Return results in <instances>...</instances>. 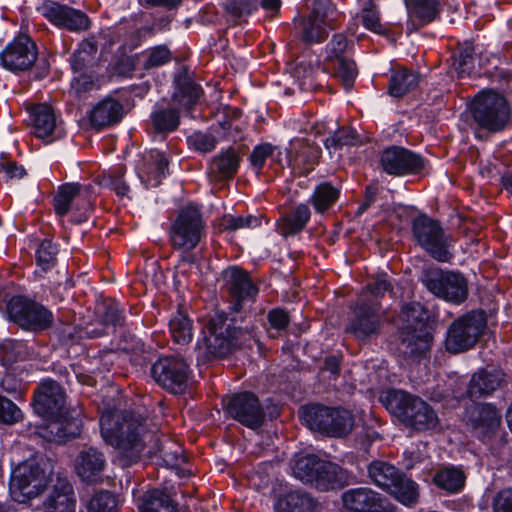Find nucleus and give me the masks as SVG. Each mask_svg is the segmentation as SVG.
<instances>
[{
	"label": "nucleus",
	"mask_w": 512,
	"mask_h": 512,
	"mask_svg": "<svg viewBox=\"0 0 512 512\" xmlns=\"http://www.w3.org/2000/svg\"><path fill=\"white\" fill-rule=\"evenodd\" d=\"M204 234V222L196 205L184 206L170 228V241L174 248L189 252L200 242Z\"/></svg>",
	"instance_id": "0eeeda50"
},
{
	"label": "nucleus",
	"mask_w": 512,
	"mask_h": 512,
	"mask_svg": "<svg viewBox=\"0 0 512 512\" xmlns=\"http://www.w3.org/2000/svg\"><path fill=\"white\" fill-rule=\"evenodd\" d=\"M354 426L352 414L345 409L329 408L327 429L324 434L331 437H343L347 435Z\"/></svg>",
	"instance_id": "c9c22d12"
},
{
	"label": "nucleus",
	"mask_w": 512,
	"mask_h": 512,
	"mask_svg": "<svg viewBox=\"0 0 512 512\" xmlns=\"http://www.w3.org/2000/svg\"><path fill=\"white\" fill-rule=\"evenodd\" d=\"M154 380L172 393H181L185 390L189 377V367L181 359L163 357L157 360L151 368Z\"/></svg>",
	"instance_id": "2eb2a0df"
},
{
	"label": "nucleus",
	"mask_w": 512,
	"mask_h": 512,
	"mask_svg": "<svg viewBox=\"0 0 512 512\" xmlns=\"http://www.w3.org/2000/svg\"><path fill=\"white\" fill-rule=\"evenodd\" d=\"M25 175L23 166L10 160L6 155L0 156V182H8L12 179H20Z\"/></svg>",
	"instance_id": "6e6d98bb"
},
{
	"label": "nucleus",
	"mask_w": 512,
	"mask_h": 512,
	"mask_svg": "<svg viewBox=\"0 0 512 512\" xmlns=\"http://www.w3.org/2000/svg\"><path fill=\"white\" fill-rule=\"evenodd\" d=\"M382 401L387 410L405 427L415 430L416 406L412 395L403 390L391 389L384 393Z\"/></svg>",
	"instance_id": "aec40b11"
},
{
	"label": "nucleus",
	"mask_w": 512,
	"mask_h": 512,
	"mask_svg": "<svg viewBox=\"0 0 512 512\" xmlns=\"http://www.w3.org/2000/svg\"><path fill=\"white\" fill-rule=\"evenodd\" d=\"M169 329L175 343L188 344L193 338L192 322L182 311H178L169 321Z\"/></svg>",
	"instance_id": "a19ab883"
},
{
	"label": "nucleus",
	"mask_w": 512,
	"mask_h": 512,
	"mask_svg": "<svg viewBox=\"0 0 512 512\" xmlns=\"http://www.w3.org/2000/svg\"><path fill=\"white\" fill-rule=\"evenodd\" d=\"M468 423L479 438L495 434L501 423V415L495 406L480 403L468 413Z\"/></svg>",
	"instance_id": "5701e85b"
},
{
	"label": "nucleus",
	"mask_w": 512,
	"mask_h": 512,
	"mask_svg": "<svg viewBox=\"0 0 512 512\" xmlns=\"http://www.w3.org/2000/svg\"><path fill=\"white\" fill-rule=\"evenodd\" d=\"M503 373L492 369H481L473 374L467 393L470 398H478L492 394L503 382Z\"/></svg>",
	"instance_id": "cd10ccee"
},
{
	"label": "nucleus",
	"mask_w": 512,
	"mask_h": 512,
	"mask_svg": "<svg viewBox=\"0 0 512 512\" xmlns=\"http://www.w3.org/2000/svg\"><path fill=\"white\" fill-rule=\"evenodd\" d=\"M35 412L50 420L48 429L53 440L64 441L80 433V420L65 409V393L53 380L42 381L34 394Z\"/></svg>",
	"instance_id": "f03ea898"
},
{
	"label": "nucleus",
	"mask_w": 512,
	"mask_h": 512,
	"mask_svg": "<svg viewBox=\"0 0 512 512\" xmlns=\"http://www.w3.org/2000/svg\"><path fill=\"white\" fill-rule=\"evenodd\" d=\"M493 512H512V488L500 490L492 502Z\"/></svg>",
	"instance_id": "680f3d73"
},
{
	"label": "nucleus",
	"mask_w": 512,
	"mask_h": 512,
	"mask_svg": "<svg viewBox=\"0 0 512 512\" xmlns=\"http://www.w3.org/2000/svg\"><path fill=\"white\" fill-rule=\"evenodd\" d=\"M348 47L347 39L342 34H336L326 47V59L331 64L334 74L339 78L345 89L350 90L357 76L354 61L344 56Z\"/></svg>",
	"instance_id": "a211bd4d"
},
{
	"label": "nucleus",
	"mask_w": 512,
	"mask_h": 512,
	"mask_svg": "<svg viewBox=\"0 0 512 512\" xmlns=\"http://www.w3.org/2000/svg\"><path fill=\"white\" fill-rule=\"evenodd\" d=\"M313 506L312 499L297 491L280 496L275 503L276 512H309Z\"/></svg>",
	"instance_id": "4c0bfd02"
},
{
	"label": "nucleus",
	"mask_w": 512,
	"mask_h": 512,
	"mask_svg": "<svg viewBox=\"0 0 512 512\" xmlns=\"http://www.w3.org/2000/svg\"><path fill=\"white\" fill-rule=\"evenodd\" d=\"M359 142L356 131L349 127L340 128L325 140V147L331 152L343 146H353Z\"/></svg>",
	"instance_id": "09e8293b"
},
{
	"label": "nucleus",
	"mask_w": 512,
	"mask_h": 512,
	"mask_svg": "<svg viewBox=\"0 0 512 512\" xmlns=\"http://www.w3.org/2000/svg\"><path fill=\"white\" fill-rule=\"evenodd\" d=\"M239 166V157L233 149H228L215 157L211 163V170L217 173L220 179L232 177Z\"/></svg>",
	"instance_id": "79ce46f5"
},
{
	"label": "nucleus",
	"mask_w": 512,
	"mask_h": 512,
	"mask_svg": "<svg viewBox=\"0 0 512 512\" xmlns=\"http://www.w3.org/2000/svg\"><path fill=\"white\" fill-rule=\"evenodd\" d=\"M418 242L438 262H450L453 258L451 245L443 229L423 214H418Z\"/></svg>",
	"instance_id": "f8f14e48"
},
{
	"label": "nucleus",
	"mask_w": 512,
	"mask_h": 512,
	"mask_svg": "<svg viewBox=\"0 0 512 512\" xmlns=\"http://www.w3.org/2000/svg\"><path fill=\"white\" fill-rule=\"evenodd\" d=\"M310 217L311 212L308 205L301 203L289 215L278 221L279 232L285 237L295 235L305 228Z\"/></svg>",
	"instance_id": "72a5a7b5"
},
{
	"label": "nucleus",
	"mask_w": 512,
	"mask_h": 512,
	"mask_svg": "<svg viewBox=\"0 0 512 512\" xmlns=\"http://www.w3.org/2000/svg\"><path fill=\"white\" fill-rule=\"evenodd\" d=\"M225 288L231 298L233 311H240L247 303L254 301L258 288L248 273L238 267H229L223 272Z\"/></svg>",
	"instance_id": "dca6fc26"
},
{
	"label": "nucleus",
	"mask_w": 512,
	"mask_h": 512,
	"mask_svg": "<svg viewBox=\"0 0 512 512\" xmlns=\"http://www.w3.org/2000/svg\"><path fill=\"white\" fill-rule=\"evenodd\" d=\"M123 117V106L116 100L106 98L97 103L90 112L92 126L102 128L118 123Z\"/></svg>",
	"instance_id": "2f4dec72"
},
{
	"label": "nucleus",
	"mask_w": 512,
	"mask_h": 512,
	"mask_svg": "<svg viewBox=\"0 0 512 512\" xmlns=\"http://www.w3.org/2000/svg\"><path fill=\"white\" fill-rule=\"evenodd\" d=\"M299 415L302 423L312 431L320 433L327 429V419L329 417V407L319 404H312L301 407Z\"/></svg>",
	"instance_id": "e433bc0d"
},
{
	"label": "nucleus",
	"mask_w": 512,
	"mask_h": 512,
	"mask_svg": "<svg viewBox=\"0 0 512 512\" xmlns=\"http://www.w3.org/2000/svg\"><path fill=\"white\" fill-rule=\"evenodd\" d=\"M339 17L330 0H315L309 17L302 22V39L307 43L323 41Z\"/></svg>",
	"instance_id": "9b49d317"
},
{
	"label": "nucleus",
	"mask_w": 512,
	"mask_h": 512,
	"mask_svg": "<svg viewBox=\"0 0 512 512\" xmlns=\"http://www.w3.org/2000/svg\"><path fill=\"white\" fill-rule=\"evenodd\" d=\"M226 412L234 420L250 428H259L265 417L264 410L257 396L251 392H241L228 397Z\"/></svg>",
	"instance_id": "ddd939ff"
},
{
	"label": "nucleus",
	"mask_w": 512,
	"mask_h": 512,
	"mask_svg": "<svg viewBox=\"0 0 512 512\" xmlns=\"http://www.w3.org/2000/svg\"><path fill=\"white\" fill-rule=\"evenodd\" d=\"M486 327V318L482 312H472L455 320L446 337V348L460 353L472 348Z\"/></svg>",
	"instance_id": "1a4fd4ad"
},
{
	"label": "nucleus",
	"mask_w": 512,
	"mask_h": 512,
	"mask_svg": "<svg viewBox=\"0 0 512 512\" xmlns=\"http://www.w3.org/2000/svg\"><path fill=\"white\" fill-rule=\"evenodd\" d=\"M37 58L36 46L27 35H19L0 52L1 65L10 71L29 69Z\"/></svg>",
	"instance_id": "f3484780"
},
{
	"label": "nucleus",
	"mask_w": 512,
	"mask_h": 512,
	"mask_svg": "<svg viewBox=\"0 0 512 512\" xmlns=\"http://www.w3.org/2000/svg\"><path fill=\"white\" fill-rule=\"evenodd\" d=\"M93 51H95V47L85 43L80 50L71 56V68L75 74L71 85L77 92H86L95 85L94 76L85 72V68L90 62V53Z\"/></svg>",
	"instance_id": "bb28decb"
},
{
	"label": "nucleus",
	"mask_w": 512,
	"mask_h": 512,
	"mask_svg": "<svg viewBox=\"0 0 512 512\" xmlns=\"http://www.w3.org/2000/svg\"><path fill=\"white\" fill-rule=\"evenodd\" d=\"M58 254L57 246L50 240H43L36 249L35 259L38 270L36 273H45L54 267L56 256Z\"/></svg>",
	"instance_id": "49530a36"
},
{
	"label": "nucleus",
	"mask_w": 512,
	"mask_h": 512,
	"mask_svg": "<svg viewBox=\"0 0 512 512\" xmlns=\"http://www.w3.org/2000/svg\"><path fill=\"white\" fill-rule=\"evenodd\" d=\"M320 459L315 455H297L291 463L292 473L295 478L309 483L315 480Z\"/></svg>",
	"instance_id": "ea45409f"
},
{
	"label": "nucleus",
	"mask_w": 512,
	"mask_h": 512,
	"mask_svg": "<svg viewBox=\"0 0 512 512\" xmlns=\"http://www.w3.org/2000/svg\"><path fill=\"white\" fill-rule=\"evenodd\" d=\"M416 162L415 155L410 151L400 148L392 147L386 149L381 156V164L383 169L394 175L406 174L412 169Z\"/></svg>",
	"instance_id": "c756f323"
},
{
	"label": "nucleus",
	"mask_w": 512,
	"mask_h": 512,
	"mask_svg": "<svg viewBox=\"0 0 512 512\" xmlns=\"http://www.w3.org/2000/svg\"><path fill=\"white\" fill-rule=\"evenodd\" d=\"M441 11L439 0H418V26L434 21Z\"/></svg>",
	"instance_id": "3c124183"
},
{
	"label": "nucleus",
	"mask_w": 512,
	"mask_h": 512,
	"mask_svg": "<svg viewBox=\"0 0 512 512\" xmlns=\"http://www.w3.org/2000/svg\"><path fill=\"white\" fill-rule=\"evenodd\" d=\"M148 454H157L160 453L163 460L172 466H178L183 461L184 458L179 454L178 450L171 451L165 446L156 445L155 447L149 448L147 451Z\"/></svg>",
	"instance_id": "0e129e2a"
},
{
	"label": "nucleus",
	"mask_w": 512,
	"mask_h": 512,
	"mask_svg": "<svg viewBox=\"0 0 512 512\" xmlns=\"http://www.w3.org/2000/svg\"><path fill=\"white\" fill-rule=\"evenodd\" d=\"M471 112L479 128L493 133L502 130L510 118V108L506 99L494 91L478 94Z\"/></svg>",
	"instance_id": "423d86ee"
},
{
	"label": "nucleus",
	"mask_w": 512,
	"mask_h": 512,
	"mask_svg": "<svg viewBox=\"0 0 512 512\" xmlns=\"http://www.w3.org/2000/svg\"><path fill=\"white\" fill-rule=\"evenodd\" d=\"M416 85V74L400 69L392 73L388 85V93L392 97H401Z\"/></svg>",
	"instance_id": "c03bdc74"
},
{
	"label": "nucleus",
	"mask_w": 512,
	"mask_h": 512,
	"mask_svg": "<svg viewBox=\"0 0 512 512\" xmlns=\"http://www.w3.org/2000/svg\"><path fill=\"white\" fill-rule=\"evenodd\" d=\"M202 342H197L198 360L224 357L244 343L247 332L228 322L223 313H216L204 329Z\"/></svg>",
	"instance_id": "7ed1b4c3"
},
{
	"label": "nucleus",
	"mask_w": 512,
	"mask_h": 512,
	"mask_svg": "<svg viewBox=\"0 0 512 512\" xmlns=\"http://www.w3.org/2000/svg\"><path fill=\"white\" fill-rule=\"evenodd\" d=\"M368 474L375 485L387 491L403 505L412 506L416 502L414 482L395 466L383 461H374L368 467Z\"/></svg>",
	"instance_id": "39448f33"
},
{
	"label": "nucleus",
	"mask_w": 512,
	"mask_h": 512,
	"mask_svg": "<svg viewBox=\"0 0 512 512\" xmlns=\"http://www.w3.org/2000/svg\"><path fill=\"white\" fill-rule=\"evenodd\" d=\"M360 18L363 26L377 34L384 33V28L380 23L379 11L373 3H369L361 10Z\"/></svg>",
	"instance_id": "603ef678"
},
{
	"label": "nucleus",
	"mask_w": 512,
	"mask_h": 512,
	"mask_svg": "<svg viewBox=\"0 0 512 512\" xmlns=\"http://www.w3.org/2000/svg\"><path fill=\"white\" fill-rule=\"evenodd\" d=\"M339 190L330 183L318 185L310 197V201L318 213L328 210L338 199Z\"/></svg>",
	"instance_id": "37998d69"
},
{
	"label": "nucleus",
	"mask_w": 512,
	"mask_h": 512,
	"mask_svg": "<svg viewBox=\"0 0 512 512\" xmlns=\"http://www.w3.org/2000/svg\"><path fill=\"white\" fill-rule=\"evenodd\" d=\"M167 171L168 160L165 155L158 150H151L139 171V177L146 187H155L166 177Z\"/></svg>",
	"instance_id": "c85d7f7f"
},
{
	"label": "nucleus",
	"mask_w": 512,
	"mask_h": 512,
	"mask_svg": "<svg viewBox=\"0 0 512 512\" xmlns=\"http://www.w3.org/2000/svg\"><path fill=\"white\" fill-rule=\"evenodd\" d=\"M188 145L201 153H208L215 149L217 140L208 133L194 132L187 138Z\"/></svg>",
	"instance_id": "5fc2aeb1"
},
{
	"label": "nucleus",
	"mask_w": 512,
	"mask_h": 512,
	"mask_svg": "<svg viewBox=\"0 0 512 512\" xmlns=\"http://www.w3.org/2000/svg\"><path fill=\"white\" fill-rule=\"evenodd\" d=\"M151 120L156 132L169 133L178 127L180 116L176 109H159L151 114Z\"/></svg>",
	"instance_id": "a18cd8bd"
},
{
	"label": "nucleus",
	"mask_w": 512,
	"mask_h": 512,
	"mask_svg": "<svg viewBox=\"0 0 512 512\" xmlns=\"http://www.w3.org/2000/svg\"><path fill=\"white\" fill-rule=\"evenodd\" d=\"M344 507L351 512H386L387 501L368 487L352 488L342 494Z\"/></svg>",
	"instance_id": "6ab92c4d"
},
{
	"label": "nucleus",
	"mask_w": 512,
	"mask_h": 512,
	"mask_svg": "<svg viewBox=\"0 0 512 512\" xmlns=\"http://www.w3.org/2000/svg\"><path fill=\"white\" fill-rule=\"evenodd\" d=\"M421 282L435 296L453 303L463 302L468 294L467 282L455 272L433 267L423 271Z\"/></svg>",
	"instance_id": "6e6552de"
},
{
	"label": "nucleus",
	"mask_w": 512,
	"mask_h": 512,
	"mask_svg": "<svg viewBox=\"0 0 512 512\" xmlns=\"http://www.w3.org/2000/svg\"><path fill=\"white\" fill-rule=\"evenodd\" d=\"M81 512H117V500L112 493L100 491L87 501Z\"/></svg>",
	"instance_id": "de8ad7c7"
},
{
	"label": "nucleus",
	"mask_w": 512,
	"mask_h": 512,
	"mask_svg": "<svg viewBox=\"0 0 512 512\" xmlns=\"http://www.w3.org/2000/svg\"><path fill=\"white\" fill-rule=\"evenodd\" d=\"M30 116L34 134L37 138L46 143H51L63 136L64 130L58 124L57 117L50 106L46 104L37 105L32 109Z\"/></svg>",
	"instance_id": "4be33fe9"
},
{
	"label": "nucleus",
	"mask_w": 512,
	"mask_h": 512,
	"mask_svg": "<svg viewBox=\"0 0 512 512\" xmlns=\"http://www.w3.org/2000/svg\"><path fill=\"white\" fill-rule=\"evenodd\" d=\"M7 313L13 322L27 330H43L53 322V315L48 309L21 296L10 299Z\"/></svg>",
	"instance_id": "9d476101"
},
{
	"label": "nucleus",
	"mask_w": 512,
	"mask_h": 512,
	"mask_svg": "<svg viewBox=\"0 0 512 512\" xmlns=\"http://www.w3.org/2000/svg\"><path fill=\"white\" fill-rule=\"evenodd\" d=\"M46 508L49 512H75L76 497L67 477L58 475L48 495Z\"/></svg>",
	"instance_id": "a878e982"
},
{
	"label": "nucleus",
	"mask_w": 512,
	"mask_h": 512,
	"mask_svg": "<svg viewBox=\"0 0 512 512\" xmlns=\"http://www.w3.org/2000/svg\"><path fill=\"white\" fill-rule=\"evenodd\" d=\"M259 0H228L226 10L235 18H244L257 10Z\"/></svg>",
	"instance_id": "864d4df0"
},
{
	"label": "nucleus",
	"mask_w": 512,
	"mask_h": 512,
	"mask_svg": "<svg viewBox=\"0 0 512 512\" xmlns=\"http://www.w3.org/2000/svg\"><path fill=\"white\" fill-rule=\"evenodd\" d=\"M347 471L337 464L320 459L312 485L321 490L343 486L347 483Z\"/></svg>",
	"instance_id": "7c9ffc66"
},
{
	"label": "nucleus",
	"mask_w": 512,
	"mask_h": 512,
	"mask_svg": "<svg viewBox=\"0 0 512 512\" xmlns=\"http://www.w3.org/2000/svg\"><path fill=\"white\" fill-rule=\"evenodd\" d=\"M22 419V411L11 400L0 395V423L12 425Z\"/></svg>",
	"instance_id": "13d9d810"
},
{
	"label": "nucleus",
	"mask_w": 512,
	"mask_h": 512,
	"mask_svg": "<svg viewBox=\"0 0 512 512\" xmlns=\"http://www.w3.org/2000/svg\"><path fill=\"white\" fill-rule=\"evenodd\" d=\"M466 475L464 471L455 466H447L438 470L433 476V483L448 494H457L465 486Z\"/></svg>",
	"instance_id": "473e14b6"
},
{
	"label": "nucleus",
	"mask_w": 512,
	"mask_h": 512,
	"mask_svg": "<svg viewBox=\"0 0 512 512\" xmlns=\"http://www.w3.org/2000/svg\"><path fill=\"white\" fill-rule=\"evenodd\" d=\"M104 454L95 448L81 450L75 459V471L84 482H97L106 467Z\"/></svg>",
	"instance_id": "b1692460"
},
{
	"label": "nucleus",
	"mask_w": 512,
	"mask_h": 512,
	"mask_svg": "<svg viewBox=\"0 0 512 512\" xmlns=\"http://www.w3.org/2000/svg\"><path fill=\"white\" fill-rule=\"evenodd\" d=\"M455 64L461 73H469L474 67V59L471 47H466L456 55Z\"/></svg>",
	"instance_id": "774afa93"
},
{
	"label": "nucleus",
	"mask_w": 512,
	"mask_h": 512,
	"mask_svg": "<svg viewBox=\"0 0 512 512\" xmlns=\"http://www.w3.org/2000/svg\"><path fill=\"white\" fill-rule=\"evenodd\" d=\"M436 314L427 308L418 309V354L430 349L436 329Z\"/></svg>",
	"instance_id": "f704fd0d"
},
{
	"label": "nucleus",
	"mask_w": 512,
	"mask_h": 512,
	"mask_svg": "<svg viewBox=\"0 0 512 512\" xmlns=\"http://www.w3.org/2000/svg\"><path fill=\"white\" fill-rule=\"evenodd\" d=\"M273 150V146L268 143L257 145L250 155L252 165L261 169L264 166L266 159L272 155Z\"/></svg>",
	"instance_id": "69168bd1"
},
{
	"label": "nucleus",
	"mask_w": 512,
	"mask_h": 512,
	"mask_svg": "<svg viewBox=\"0 0 512 512\" xmlns=\"http://www.w3.org/2000/svg\"><path fill=\"white\" fill-rule=\"evenodd\" d=\"M51 465L45 461L28 459L11 471L9 492L12 499L24 503L37 497L47 486Z\"/></svg>",
	"instance_id": "20e7f679"
},
{
	"label": "nucleus",
	"mask_w": 512,
	"mask_h": 512,
	"mask_svg": "<svg viewBox=\"0 0 512 512\" xmlns=\"http://www.w3.org/2000/svg\"><path fill=\"white\" fill-rule=\"evenodd\" d=\"M68 6L53 1H44L38 8V12L54 25L61 27L64 16L67 15Z\"/></svg>",
	"instance_id": "8fccbe9b"
},
{
	"label": "nucleus",
	"mask_w": 512,
	"mask_h": 512,
	"mask_svg": "<svg viewBox=\"0 0 512 512\" xmlns=\"http://www.w3.org/2000/svg\"><path fill=\"white\" fill-rule=\"evenodd\" d=\"M100 429L103 439L116 448L123 466L136 463L147 443L155 438L152 432L146 430L142 418L132 413L102 414Z\"/></svg>",
	"instance_id": "f257e3e1"
},
{
	"label": "nucleus",
	"mask_w": 512,
	"mask_h": 512,
	"mask_svg": "<svg viewBox=\"0 0 512 512\" xmlns=\"http://www.w3.org/2000/svg\"><path fill=\"white\" fill-rule=\"evenodd\" d=\"M418 431L432 430L438 424V417L425 402L418 401Z\"/></svg>",
	"instance_id": "bf43d9fd"
},
{
	"label": "nucleus",
	"mask_w": 512,
	"mask_h": 512,
	"mask_svg": "<svg viewBox=\"0 0 512 512\" xmlns=\"http://www.w3.org/2000/svg\"><path fill=\"white\" fill-rule=\"evenodd\" d=\"M378 308L367 303L357 304L354 313L355 317L347 327V331L360 340L367 339L376 334L380 327V320L377 315Z\"/></svg>",
	"instance_id": "393cba45"
},
{
	"label": "nucleus",
	"mask_w": 512,
	"mask_h": 512,
	"mask_svg": "<svg viewBox=\"0 0 512 512\" xmlns=\"http://www.w3.org/2000/svg\"><path fill=\"white\" fill-rule=\"evenodd\" d=\"M67 15L64 16L62 28L69 29L71 31H82L88 28L89 20L88 17L79 10L67 7Z\"/></svg>",
	"instance_id": "4d7b16f0"
},
{
	"label": "nucleus",
	"mask_w": 512,
	"mask_h": 512,
	"mask_svg": "<svg viewBox=\"0 0 512 512\" xmlns=\"http://www.w3.org/2000/svg\"><path fill=\"white\" fill-rule=\"evenodd\" d=\"M82 189L79 183H67L59 187L54 197V209L58 216L71 212L73 222L82 223L87 220L91 203L82 197Z\"/></svg>",
	"instance_id": "4468645a"
},
{
	"label": "nucleus",
	"mask_w": 512,
	"mask_h": 512,
	"mask_svg": "<svg viewBox=\"0 0 512 512\" xmlns=\"http://www.w3.org/2000/svg\"><path fill=\"white\" fill-rule=\"evenodd\" d=\"M391 289V284L387 279V276L378 277L373 284L367 286V290L370 293L372 299L367 302L369 306H375L379 308L378 298L382 296L386 291Z\"/></svg>",
	"instance_id": "052dcab7"
},
{
	"label": "nucleus",
	"mask_w": 512,
	"mask_h": 512,
	"mask_svg": "<svg viewBox=\"0 0 512 512\" xmlns=\"http://www.w3.org/2000/svg\"><path fill=\"white\" fill-rule=\"evenodd\" d=\"M140 512H177V505L160 490L149 491L139 505Z\"/></svg>",
	"instance_id": "58836bf2"
},
{
	"label": "nucleus",
	"mask_w": 512,
	"mask_h": 512,
	"mask_svg": "<svg viewBox=\"0 0 512 512\" xmlns=\"http://www.w3.org/2000/svg\"><path fill=\"white\" fill-rule=\"evenodd\" d=\"M416 306L413 301L404 303L398 316V350L405 357L414 359L416 356Z\"/></svg>",
	"instance_id": "412c9836"
},
{
	"label": "nucleus",
	"mask_w": 512,
	"mask_h": 512,
	"mask_svg": "<svg viewBox=\"0 0 512 512\" xmlns=\"http://www.w3.org/2000/svg\"><path fill=\"white\" fill-rule=\"evenodd\" d=\"M19 344L13 341H5L0 344V363L2 366H8L18 358L17 349Z\"/></svg>",
	"instance_id": "338daca9"
},
{
	"label": "nucleus",
	"mask_w": 512,
	"mask_h": 512,
	"mask_svg": "<svg viewBox=\"0 0 512 512\" xmlns=\"http://www.w3.org/2000/svg\"><path fill=\"white\" fill-rule=\"evenodd\" d=\"M171 54L166 46H157L151 49L147 57L145 66L147 68L164 65L170 60Z\"/></svg>",
	"instance_id": "e2e57ef3"
}]
</instances>
